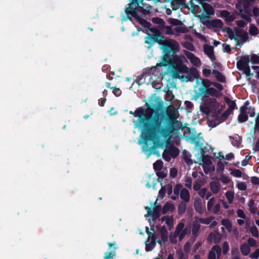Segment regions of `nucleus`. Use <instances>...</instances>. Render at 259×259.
Here are the masks:
<instances>
[{
  "instance_id": "nucleus-1",
  "label": "nucleus",
  "mask_w": 259,
  "mask_h": 259,
  "mask_svg": "<svg viewBox=\"0 0 259 259\" xmlns=\"http://www.w3.org/2000/svg\"><path fill=\"white\" fill-rule=\"evenodd\" d=\"M145 108L140 107L129 113L137 119L133 121L135 128L138 130H183L182 123L177 120L174 113L163 110V102H158L152 106L146 103Z\"/></svg>"
},
{
  "instance_id": "nucleus-2",
  "label": "nucleus",
  "mask_w": 259,
  "mask_h": 259,
  "mask_svg": "<svg viewBox=\"0 0 259 259\" xmlns=\"http://www.w3.org/2000/svg\"><path fill=\"white\" fill-rule=\"evenodd\" d=\"M180 133V131H141V139L138 143L142 146V151L149 158L152 154L159 155L157 148L164 149L171 146L168 149L172 158L177 157L180 153L178 148L172 145L171 140L172 135Z\"/></svg>"
},
{
  "instance_id": "nucleus-3",
  "label": "nucleus",
  "mask_w": 259,
  "mask_h": 259,
  "mask_svg": "<svg viewBox=\"0 0 259 259\" xmlns=\"http://www.w3.org/2000/svg\"><path fill=\"white\" fill-rule=\"evenodd\" d=\"M164 55L162 56L161 62L157 64L160 67H165L168 65L171 55H177L180 51L179 43L174 39H162L160 45Z\"/></svg>"
},
{
  "instance_id": "nucleus-4",
  "label": "nucleus",
  "mask_w": 259,
  "mask_h": 259,
  "mask_svg": "<svg viewBox=\"0 0 259 259\" xmlns=\"http://www.w3.org/2000/svg\"><path fill=\"white\" fill-rule=\"evenodd\" d=\"M168 66L172 68L173 77L176 78H179V73H187L189 71L188 67L183 64L178 55H171Z\"/></svg>"
},
{
  "instance_id": "nucleus-5",
  "label": "nucleus",
  "mask_w": 259,
  "mask_h": 259,
  "mask_svg": "<svg viewBox=\"0 0 259 259\" xmlns=\"http://www.w3.org/2000/svg\"><path fill=\"white\" fill-rule=\"evenodd\" d=\"M184 135L189 134L185 137L187 140H190L192 143L195 145L196 147H201L203 145V140L200 136L201 133L196 134L195 131H182Z\"/></svg>"
},
{
  "instance_id": "nucleus-6",
  "label": "nucleus",
  "mask_w": 259,
  "mask_h": 259,
  "mask_svg": "<svg viewBox=\"0 0 259 259\" xmlns=\"http://www.w3.org/2000/svg\"><path fill=\"white\" fill-rule=\"evenodd\" d=\"M206 101L212 115L214 117H217L222 111L220 103L214 98H209Z\"/></svg>"
},
{
  "instance_id": "nucleus-7",
  "label": "nucleus",
  "mask_w": 259,
  "mask_h": 259,
  "mask_svg": "<svg viewBox=\"0 0 259 259\" xmlns=\"http://www.w3.org/2000/svg\"><path fill=\"white\" fill-rule=\"evenodd\" d=\"M143 0H132L131 5H134L135 8H136V10L137 11V13L141 12L144 15L149 14L150 13V9L151 7L149 6L147 7V9H144L143 7L140 6V3H141L142 5Z\"/></svg>"
},
{
  "instance_id": "nucleus-8",
  "label": "nucleus",
  "mask_w": 259,
  "mask_h": 259,
  "mask_svg": "<svg viewBox=\"0 0 259 259\" xmlns=\"http://www.w3.org/2000/svg\"><path fill=\"white\" fill-rule=\"evenodd\" d=\"M202 85L198 89V93L197 94L198 97H200L206 93V91L209 89L211 85H212V81L207 79H201Z\"/></svg>"
},
{
  "instance_id": "nucleus-9",
  "label": "nucleus",
  "mask_w": 259,
  "mask_h": 259,
  "mask_svg": "<svg viewBox=\"0 0 259 259\" xmlns=\"http://www.w3.org/2000/svg\"><path fill=\"white\" fill-rule=\"evenodd\" d=\"M128 5V7L126 8L125 10L127 19L132 21V17H134L135 19L139 18V15L134 5H132L131 3L129 4Z\"/></svg>"
},
{
  "instance_id": "nucleus-10",
  "label": "nucleus",
  "mask_w": 259,
  "mask_h": 259,
  "mask_svg": "<svg viewBox=\"0 0 259 259\" xmlns=\"http://www.w3.org/2000/svg\"><path fill=\"white\" fill-rule=\"evenodd\" d=\"M222 254V249L220 246L215 245L213 246L209 252L208 255V259H216V254L217 255V259H220Z\"/></svg>"
},
{
  "instance_id": "nucleus-11",
  "label": "nucleus",
  "mask_w": 259,
  "mask_h": 259,
  "mask_svg": "<svg viewBox=\"0 0 259 259\" xmlns=\"http://www.w3.org/2000/svg\"><path fill=\"white\" fill-rule=\"evenodd\" d=\"M184 54L194 66L198 67L201 65V63L200 59L195 56L194 54L186 51L184 52Z\"/></svg>"
},
{
  "instance_id": "nucleus-12",
  "label": "nucleus",
  "mask_w": 259,
  "mask_h": 259,
  "mask_svg": "<svg viewBox=\"0 0 259 259\" xmlns=\"http://www.w3.org/2000/svg\"><path fill=\"white\" fill-rule=\"evenodd\" d=\"M249 57L248 55H244L241 57L240 59L237 62V68L239 70H243L244 67L249 65Z\"/></svg>"
},
{
  "instance_id": "nucleus-13",
  "label": "nucleus",
  "mask_w": 259,
  "mask_h": 259,
  "mask_svg": "<svg viewBox=\"0 0 259 259\" xmlns=\"http://www.w3.org/2000/svg\"><path fill=\"white\" fill-rule=\"evenodd\" d=\"M108 245L109 247H114V250L111 251H107L105 253V256L103 259H113V257L116 255V250L118 248L116 247V242L114 241L113 242H108Z\"/></svg>"
},
{
  "instance_id": "nucleus-14",
  "label": "nucleus",
  "mask_w": 259,
  "mask_h": 259,
  "mask_svg": "<svg viewBox=\"0 0 259 259\" xmlns=\"http://www.w3.org/2000/svg\"><path fill=\"white\" fill-rule=\"evenodd\" d=\"M162 39H159L151 34H148L145 38V42L149 45V48L152 47L156 42L160 45Z\"/></svg>"
},
{
  "instance_id": "nucleus-15",
  "label": "nucleus",
  "mask_w": 259,
  "mask_h": 259,
  "mask_svg": "<svg viewBox=\"0 0 259 259\" xmlns=\"http://www.w3.org/2000/svg\"><path fill=\"white\" fill-rule=\"evenodd\" d=\"M161 205H155L154 207L153 208V209L151 210L149 215L152 218V220L153 221H155L160 217L161 215Z\"/></svg>"
},
{
  "instance_id": "nucleus-16",
  "label": "nucleus",
  "mask_w": 259,
  "mask_h": 259,
  "mask_svg": "<svg viewBox=\"0 0 259 259\" xmlns=\"http://www.w3.org/2000/svg\"><path fill=\"white\" fill-rule=\"evenodd\" d=\"M222 236L218 231H216L213 233H210L207 237V240L208 241H212L213 242L217 245L220 242Z\"/></svg>"
},
{
  "instance_id": "nucleus-17",
  "label": "nucleus",
  "mask_w": 259,
  "mask_h": 259,
  "mask_svg": "<svg viewBox=\"0 0 259 259\" xmlns=\"http://www.w3.org/2000/svg\"><path fill=\"white\" fill-rule=\"evenodd\" d=\"M209 96L218 98L222 96V93H220L215 89L210 87L206 91V93H205L204 94H203L201 97H203V98H207Z\"/></svg>"
},
{
  "instance_id": "nucleus-18",
  "label": "nucleus",
  "mask_w": 259,
  "mask_h": 259,
  "mask_svg": "<svg viewBox=\"0 0 259 259\" xmlns=\"http://www.w3.org/2000/svg\"><path fill=\"white\" fill-rule=\"evenodd\" d=\"M204 52L212 61L215 59L213 46L205 45L204 46Z\"/></svg>"
},
{
  "instance_id": "nucleus-19",
  "label": "nucleus",
  "mask_w": 259,
  "mask_h": 259,
  "mask_svg": "<svg viewBox=\"0 0 259 259\" xmlns=\"http://www.w3.org/2000/svg\"><path fill=\"white\" fill-rule=\"evenodd\" d=\"M184 224L183 223H179L176 227L175 231L174 232V238H172L170 237V239L172 243H176L177 240L176 238L182 232V230L184 227Z\"/></svg>"
},
{
  "instance_id": "nucleus-20",
  "label": "nucleus",
  "mask_w": 259,
  "mask_h": 259,
  "mask_svg": "<svg viewBox=\"0 0 259 259\" xmlns=\"http://www.w3.org/2000/svg\"><path fill=\"white\" fill-rule=\"evenodd\" d=\"M204 11L206 13V15L205 18L208 17L210 15H213L214 14V11L213 7L209 4L203 3L201 4Z\"/></svg>"
},
{
  "instance_id": "nucleus-21",
  "label": "nucleus",
  "mask_w": 259,
  "mask_h": 259,
  "mask_svg": "<svg viewBox=\"0 0 259 259\" xmlns=\"http://www.w3.org/2000/svg\"><path fill=\"white\" fill-rule=\"evenodd\" d=\"M212 73L214 75L215 78L218 81L223 83L226 82V78L222 72L217 70L213 69L212 71Z\"/></svg>"
},
{
  "instance_id": "nucleus-22",
  "label": "nucleus",
  "mask_w": 259,
  "mask_h": 259,
  "mask_svg": "<svg viewBox=\"0 0 259 259\" xmlns=\"http://www.w3.org/2000/svg\"><path fill=\"white\" fill-rule=\"evenodd\" d=\"M239 5L243 7L244 9V12L245 13H246L247 10L250 6V3L249 2L248 0H239ZM236 7L239 9L241 13H242L243 12V9L239 8L238 5H237Z\"/></svg>"
},
{
  "instance_id": "nucleus-23",
  "label": "nucleus",
  "mask_w": 259,
  "mask_h": 259,
  "mask_svg": "<svg viewBox=\"0 0 259 259\" xmlns=\"http://www.w3.org/2000/svg\"><path fill=\"white\" fill-rule=\"evenodd\" d=\"M175 206L171 202H166L163 205V207L161 208V212L162 214H165L168 211L172 212L175 210Z\"/></svg>"
},
{
  "instance_id": "nucleus-24",
  "label": "nucleus",
  "mask_w": 259,
  "mask_h": 259,
  "mask_svg": "<svg viewBox=\"0 0 259 259\" xmlns=\"http://www.w3.org/2000/svg\"><path fill=\"white\" fill-rule=\"evenodd\" d=\"M180 197L184 202H188L190 200V193L189 191L186 188L182 189L180 193Z\"/></svg>"
},
{
  "instance_id": "nucleus-25",
  "label": "nucleus",
  "mask_w": 259,
  "mask_h": 259,
  "mask_svg": "<svg viewBox=\"0 0 259 259\" xmlns=\"http://www.w3.org/2000/svg\"><path fill=\"white\" fill-rule=\"evenodd\" d=\"M224 100L225 102L227 103V104L228 105L229 107L227 109L228 112L231 111L232 112L236 108V104L235 103V101H232L229 97H225Z\"/></svg>"
},
{
  "instance_id": "nucleus-26",
  "label": "nucleus",
  "mask_w": 259,
  "mask_h": 259,
  "mask_svg": "<svg viewBox=\"0 0 259 259\" xmlns=\"http://www.w3.org/2000/svg\"><path fill=\"white\" fill-rule=\"evenodd\" d=\"M230 138L232 139L231 142L232 145L237 148L239 147L242 141L241 136H240L238 135H235L233 137L230 136Z\"/></svg>"
},
{
  "instance_id": "nucleus-27",
  "label": "nucleus",
  "mask_w": 259,
  "mask_h": 259,
  "mask_svg": "<svg viewBox=\"0 0 259 259\" xmlns=\"http://www.w3.org/2000/svg\"><path fill=\"white\" fill-rule=\"evenodd\" d=\"M210 189L214 194L219 193L221 189V185L218 182L212 181L210 183Z\"/></svg>"
},
{
  "instance_id": "nucleus-28",
  "label": "nucleus",
  "mask_w": 259,
  "mask_h": 259,
  "mask_svg": "<svg viewBox=\"0 0 259 259\" xmlns=\"http://www.w3.org/2000/svg\"><path fill=\"white\" fill-rule=\"evenodd\" d=\"M161 239L163 242L168 241V231L165 226H163L160 230Z\"/></svg>"
},
{
  "instance_id": "nucleus-29",
  "label": "nucleus",
  "mask_w": 259,
  "mask_h": 259,
  "mask_svg": "<svg viewBox=\"0 0 259 259\" xmlns=\"http://www.w3.org/2000/svg\"><path fill=\"white\" fill-rule=\"evenodd\" d=\"M210 25L214 28H223L224 24L220 19H214L209 22Z\"/></svg>"
},
{
  "instance_id": "nucleus-30",
  "label": "nucleus",
  "mask_w": 259,
  "mask_h": 259,
  "mask_svg": "<svg viewBox=\"0 0 259 259\" xmlns=\"http://www.w3.org/2000/svg\"><path fill=\"white\" fill-rule=\"evenodd\" d=\"M194 207L196 212L200 214L203 213V208L202 205L201 201L200 199L195 201L194 203Z\"/></svg>"
},
{
  "instance_id": "nucleus-31",
  "label": "nucleus",
  "mask_w": 259,
  "mask_h": 259,
  "mask_svg": "<svg viewBox=\"0 0 259 259\" xmlns=\"http://www.w3.org/2000/svg\"><path fill=\"white\" fill-rule=\"evenodd\" d=\"M187 204L184 201L180 202L178 206V212L180 215L185 213L186 209Z\"/></svg>"
},
{
  "instance_id": "nucleus-32",
  "label": "nucleus",
  "mask_w": 259,
  "mask_h": 259,
  "mask_svg": "<svg viewBox=\"0 0 259 259\" xmlns=\"http://www.w3.org/2000/svg\"><path fill=\"white\" fill-rule=\"evenodd\" d=\"M240 251L243 255H247L250 251V248L249 245L246 243H243L240 246Z\"/></svg>"
},
{
  "instance_id": "nucleus-33",
  "label": "nucleus",
  "mask_w": 259,
  "mask_h": 259,
  "mask_svg": "<svg viewBox=\"0 0 259 259\" xmlns=\"http://www.w3.org/2000/svg\"><path fill=\"white\" fill-rule=\"evenodd\" d=\"M200 109L202 113L207 116L209 115L210 114H211L206 101H205L204 105L200 106Z\"/></svg>"
},
{
  "instance_id": "nucleus-34",
  "label": "nucleus",
  "mask_w": 259,
  "mask_h": 259,
  "mask_svg": "<svg viewBox=\"0 0 259 259\" xmlns=\"http://www.w3.org/2000/svg\"><path fill=\"white\" fill-rule=\"evenodd\" d=\"M150 31L152 32L153 34L152 35L156 37L159 39H163L164 37L161 34L160 31L157 28L151 27L149 29Z\"/></svg>"
},
{
  "instance_id": "nucleus-35",
  "label": "nucleus",
  "mask_w": 259,
  "mask_h": 259,
  "mask_svg": "<svg viewBox=\"0 0 259 259\" xmlns=\"http://www.w3.org/2000/svg\"><path fill=\"white\" fill-rule=\"evenodd\" d=\"M190 75H191V77L193 78V80L194 79H196L197 80L198 79L199 77V73L198 71V70L194 67H192L189 70V73Z\"/></svg>"
},
{
  "instance_id": "nucleus-36",
  "label": "nucleus",
  "mask_w": 259,
  "mask_h": 259,
  "mask_svg": "<svg viewBox=\"0 0 259 259\" xmlns=\"http://www.w3.org/2000/svg\"><path fill=\"white\" fill-rule=\"evenodd\" d=\"M222 31L223 32H226L228 34L229 37L231 39H234L235 40L237 39V38L235 37V34L232 30V29L228 27H225L223 28Z\"/></svg>"
},
{
  "instance_id": "nucleus-37",
  "label": "nucleus",
  "mask_w": 259,
  "mask_h": 259,
  "mask_svg": "<svg viewBox=\"0 0 259 259\" xmlns=\"http://www.w3.org/2000/svg\"><path fill=\"white\" fill-rule=\"evenodd\" d=\"M249 33L252 36H256L258 33V29L254 24H251L249 27Z\"/></svg>"
},
{
  "instance_id": "nucleus-38",
  "label": "nucleus",
  "mask_w": 259,
  "mask_h": 259,
  "mask_svg": "<svg viewBox=\"0 0 259 259\" xmlns=\"http://www.w3.org/2000/svg\"><path fill=\"white\" fill-rule=\"evenodd\" d=\"M106 86L108 88H110L111 89L113 90V93L116 96L118 97L121 95V91L119 89V88H117L116 87H110V83L109 82H106Z\"/></svg>"
},
{
  "instance_id": "nucleus-39",
  "label": "nucleus",
  "mask_w": 259,
  "mask_h": 259,
  "mask_svg": "<svg viewBox=\"0 0 259 259\" xmlns=\"http://www.w3.org/2000/svg\"><path fill=\"white\" fill-rule=\"evenodd\" d=\"M168 22L172 26H181L183 24L182 22L180 20L171 18L168 19Z\"/></svg>"
},
{
  "instance_id": "nucleus-40",
  "label": "nucleus",
  "mask_w": 259,
  "mask_h": 259,
  "mask_svg": "<svg viewBox=\"0 0 259 259\" xmlns=\"http://www.w3.org/2000/svg\"><path fill=\"white\" fill-rule=\"evenodd\" d=\"M162 167L163 162L160 160H158L153 163V168L156 171L160 170Z\"/></svg>"
},
{
  "instance_id": "nucleus-41",
  "label": "nucleus",
  "mask_w": 259,
  "mask_h": 259,
  "mask_svg": "<svg viewBox=\"0 0 259 259\" xmlns=\"http://www.w3.org/2000/svg\"><path fill=\"white\" fill-rule=\"evenodd\" d=\"M200 224H199L198 223H194L193 225L192 229V233L193 235L196 236L197 235V233H198L199 230H200Z\"/></svg>"
},
{
  "instance_id": "nucleus-42",
  "label": "nucleus",
  "mask_w": 259,
  "mask_h": 259,
  "mask_svg": "<svg viewBox=\"0 0 259 259\" xmlns=\"http://www.w3.org/2000/svg\"><path fill=\"white\" fill-rule=\"evenodd\" d=\"M182 46L184 48H186L190 51H193L195 50V47L192 43L189 41H185L182 44Z\"/></svg>"
},
{
  "instance_id": "nucleus-43",
  "label": "nucleus",
  "mask_w": 259,
  "mask_h": 259,
  "mask_svg": "<svg viewBox=\"0 0 259 259\" xmlns=\"http://www.w3.org/2000/svg\"><path fill=\"white\" fill-rule=\"evenodd\" d=\"M222 225L225 226L227 230H231L232 228V224L229 219H223L221 222Z\"/></svg>"
},
{
  "instance_id": "nucleus-44",
  "label": "nucleus",
  "mask_w": 259,
  "mask_h": 259,
  "mask_svg": "<svg viewBox=\"0 0 259 259\" xmlns=\"http://www.w3.org/2000/svg\"><path fill=\"white\" fill-rule=\"evenodd\" d=\"M156 175L158 177V181L159 182H161V185H162V184L161 183V182L162 181V179L166 177V173L164 171L159 170V171L156 172Z\"/></svg>"
},
{
  "instance_id": "nucleus-45",
  "label": "nucleus",
  "mask_w": 259,
  "mask_h": 259,
  "mask_svg": "<svg viewBox=\"0 0 259 259\" xmlns=\"http://www.w3.org/2000/svg\"><path fill=\"white\" fill-rule=\"evenodd\" d=\"M225 195L229 201V203H232L234 197V193L231 191H228L226 193Z\"/></svg>"
},
{
  "instance_id": "nucleus-46",
  "label": "nucleus",
  "mask_w": 259,
  "mask_h": 259,
  "mask_svg": "<svg viewBox=\"0 0 259 259\" xmlns=\"http://www.w3.org/2000/svg\"><path fill=\"white\" fill-rule=\"evenodd\" d=\"M168 150L165 149L163 152L162 156L164 159L166 161H169L172 157Z\"/></svg>"
},
{
  "instance_id": "nucleus-47",
  "label": "nucleus",
  "mask_w": 259,
  "mask_h": 259,
  "mask_svg": "<svg viewBox=\"0 0 259 259\" xmlns=\"http://www.w3.org/2000/svg\"><path fill=\"white\" fill-rule=\"evenodd\" d=\"M201 153L203 155L202 161L204 163L207 164L208 165L211 164V162L210 160V159H209L208 156V155H204V153H205L204 150L202 148H201Z\"/></svg>"
},
{
  "instance_id": "nucleus-48",
  "label": "nucleus",
  "mask_w": 259,
  "mask_h": 259,
  "mask_svg": "<svg viewBox=\"0 0 259 259\" xmlns=\"http://www.w3.org/2000/svg\"><path fill=\"white\" fill-rule=\"evenodd\" d=\"M184 182L185 186L191 189L192 188V178L190 177H186Z\"/></svg>"
},
{
  "instance_id": "nucleus-49",
  "label": "nucleus",
  "mask_w": 259,
  "mask_h": 259,
  "mask_svg": "<svg viewBox=\"0 0 259 259\" xmlns=\"http://www.w3.org/2000/svg\"><path fill=\"white\" fill-rule=\"evenodd\" d=\"M238 121L242 123L245 122L248 119V116L246 113H240L238 115Z\"/></svg>"
},
{
  "instance_id": "nucleus-50",
  "label": "nucleus",
  "mask_w": 259,
  "mask_h": 259,
  "mask_svg": "<svg viewBox=\"0 0 259 259\" xmlns=\"http://www.w3.org/2000/svg\"><path fill=\"white\" fill-rule=\"evenodd\" d=\"M214 203V198L212 197L209 199L207 204V209L208 211L211 210Z\"/></svg>"
},
{
  "instance_id": "nucleus-51",
  "label": "nucleus",
  "mask_w": 259,
  "mask_h": 259,
  "mask_svg": "<svg viewBox=\"0 0 259 259\" xmlns=\"http://www.w3.org/2000/svg\"><path fill=\"white\" fill-rule=\"evenodd\" d=\"M250 232L253 237L255 238L258 237V229L255 226L253 225L251 227Z\"/></svg>"
},
{
  "instance_id": "nucleus-52",
  "label": "nucleus",
  "mask_w": 259,
  "mask_h": 259,
  "mask_svg": "<svg viewBox=\"0 0 259 259\" xmlns=\"http://www.w3.org/2000/svg\"><path fill=\"white\" fill-rule=\"evenodd\" d=\"M136 20L139 22V23L144 26H148L150 25V23L148 22L146 20L141 18L139 16V18H137Z\"/></svg>"
},
{
  "instance_id": "nucleus-53",
  "label": "nucleus",
  "mask_w": 259,
  "mask_h": 259,
  "mask_svg": "<svg viewBox=\"0 0 259 259\" xmlns=\"http://www.w3.org/2000/svg\"><path fill=\"white\" fill-rule=\"evenodd\" d=\"M190 155H188L187 153H184V160L185 162L189 165H191L193 163L192 160L190 158Z\"/></svg>"
},
{
  "instance_id": "nucleus-54",
  "label": "nucleus",
  "mask_w": 259,
  "mask_h": 259,
  "mask_svg": "<svg viewBox=\"0 0 259 259\" xmlns=\"http://www.w3.org/2000/svg\"><path fill=\"white\" fill-rule=\"evenodd\" d=\"M249 103L248 101H246L243 106H242L240 108V113H246V110L247 109V107L249 105Z\"/></svg>"
},
{
  "instance_id": "nucleus-55",
  "label": "nucleus",
  "mask_w": 259,
  "mask_h": 259,
  "mask_svg": "<svg viewBox=\"0 0 259 259\" xmlns=\"http://www.w3.org/2000/svg\"><path fill=\"white\" fill-rule=\"evenodd\" d=\"M231 174L237 178H240L242 177V172L238 169H233L231 172Z\"/></svg>"
},
{
  "instance_id": "nucleus-56",
  "label": "nucleus",
  "mask_w": 259,
  "mask_h": 259,
  "mask_svg": "<svg viewBox=\"0 0 259 259\" xmlns=\"http://www.w3.org/2000/svg\"><path fill=\"white\" fill-rule=\"evenodd\" d=\"M223 253L225 254L228 253L229 250V245L228 242L225 241L223 244Z\"/></svg>"
},
{
  "instance_id": "nucleus-57",
  "label": "nucleus",
  "mask_w": 259,
  "mask_h": 259,
  "mask_svg": "<svg viewBox=\"0 0 259 259\" xmlns=\"http://www.w3.org/2000/svg\"><path fill=\"white\" fill-rule=\"evenodd\" d=\"M224 164H227L228 162L225 161L224 163L220 161L218 162L217 164V170L223 171L224 169Z\"/></svg>"
},
{
  "instance_id": "nucleus-58",
  "label": "nucleus",
  "mask_w": 259,
  "mask_h": 259,
  "mask_svg": "<svg viewBox=\"0 0 259 259\" xmlns=\"http://www.w3.org/2000/svg\"><path fill=\"white\" fill-rule=\"evenodd\" d=\"M173 222H174V219L173 217L171 216L167 218V220L165 221V223L167 224V225L169 227L170 229L172 226H173Z\"/></svg>"
},
{
  "instance_id": "nucleus-59",
  "label": "nucleus",
  "mask_w": 259,
  "mask_h": 259,
  "mask_svg": "<svg viewBox=\"0 0 259 259\" xmlns=\"http://www.w3.org/2000/svg\"><path fill=\"white\" fill-rule=\"evenodd\" d=\"M243 70L246 76H251L253 75V74L250 73V69L249 65L244 67Z\"/></svg>"
},
{
  "instance_id": "nucleus-60",
  "label": "nucleus",
  "mask_w": 259,
  "mask_h": 259,
  "mask_svg": "<svg viewBox=\"0 0 259 259\" xmlns=\"http://www.w3.org/2000/svg\"><path fill=\"white\" fill-rule=\"evenodd\" d=\"M166 188L165 186H162L161 188L159 190L158 194L159 196L163 198L165 196Z\"/></svg>"
},
{
  "instance_id": "nucleus-61",
  "label": "nucleus",
  "mask_w": 259,
  "mask_h": 259,
  "mask_svg": "<svg viewBox=\"0 0 259 259\" xmlns=\"http://www.w3.org/2000/svg\"><path fill=\"white\" fill-rule=\"evenodd\" d=\"M149 241V240H148V239L145 241V250L147 252H148V251H151L154 248V247H153L150 243H148V242Z\"/></svg>"
},
{
  "instance_id": "nucleus-62",
  "label": "nucleus",
  "mask_w": 259,
  "mask_h": 259,
  "mask_svg": "<svg viewBox=\"0 0 259 259\" xmlns=\"http://www.w3.org/2000/svg\"><path fill=\"white\" fill-rule=\"evenodd\" d=\"M251 62L253 64H259V56L257 55L253 54L251 56Z\"/></svg>"
},
{
  "instance_id": "nucleus-63",
  "label": "nucleus",
  "mask_w": 259,
  "mask_h": 259,
  "mask_svg": "<svg viewBox=\"0 0 259 259\" xmlns=\"http://www.w3.org/2000/svg\"><path fill=\"white\" fill-rule=\"evenodd\" d=\"M177 174H178V170L176 168L172 167V168H170V174H169L170 178H175L177 176Z\"/></svg>"
},
{
  "instance_id": "nucleus-64",
  "label": "nucleus",
  "mask_w": 259,
  "mask_h": 259,
  "mask_svg": "<svg viewBox=\"0 0 259 259\" xmlns=\"http://www.w3.org/2000/svg\"><path fill=\"white\" fill-rule=\"evenodd\" d=\"M250 257L251 258L257 259L259 257V249H256L254 252L251 253Z\"/></svg>"
}]
</instances>
